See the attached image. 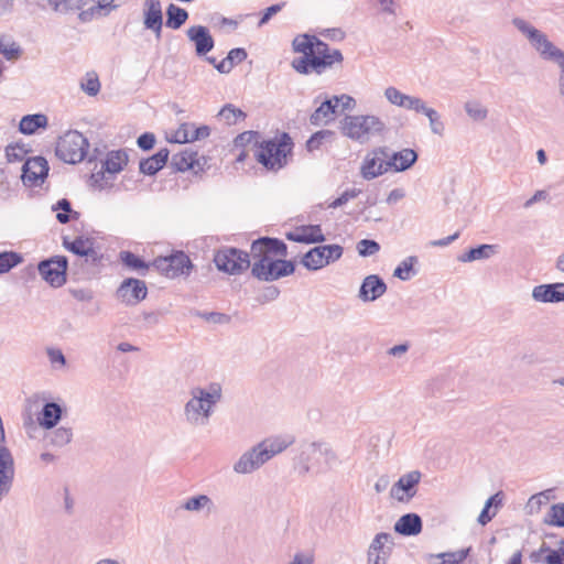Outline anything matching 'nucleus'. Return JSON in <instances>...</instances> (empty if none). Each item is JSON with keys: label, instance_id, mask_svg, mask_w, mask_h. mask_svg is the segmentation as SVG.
<instances>
[{"label": "nucleus", "instance_id": "obj_1", "mask_svg": "<svg viewBox=\"0 0 564 564\" xmlns=\"http://www.w3.org/2000/svg\"><path fill=\"white\" fill-rule=\"evenodd\" d=\"M288 253L286 245L278 239L262 237L251 243V273L260 281H275L295 271L293 261L279 259Z\"/></svg>", "mask_w": 564, "mask_h": 564}, {"label": "nucleus", "instance_id": "obj_2", "mask_svg": "<svg viewBox=\"0 0 564 564\" xmlns=\"http://www.w3.org/2000/svg\"><path fill=\"white\" fill-rule=\"evenodd\" d=\"M293 51L302 56L292 61V67L302 75H322L344 61L341 52L315 35L300 34L292 42Z\"/></svg>", "mask_w": 564, "mask_h": 564}, {"label": "nucleus", "instance_id": "obj_3", "mask_svg": "<svg viewBox=\"0 0 564 564\" xmlns=\"http://www.w3.org/2000/svg\"><path fill=\"white\" fill-rule=\"evenodd\" d=\"M184 404V421L192 427H202L209 423L216 405L221 401L223 389L213 382L207 387H194Z\"/></svg>", "mask_w": 564, "mask_h": 564}, {"label": "nucleus", "instance_id": "obj_4", "mask_svg": "<svg viewBox=\"0 0 564 564\" xmlns=\"http://www.w3.org/2000/svg\"><path fill=\"white\" fill-rule=\"evenodd\" d=\"M339 463L336 452L324 441L306 442L301 445L296 457V468L301 476L321 475L329 471Z\"/></svg>", "mask_w": 564, "mask_h": 564}, {"label": "nucleus", "instance_id": "obj_5", "mask_svg": "<svg viewBox=\"0 0 564 564\" xmlns=\"http://www.w3.org/2000/svg\"><path fill=\"white\" fill-rule=\"evenodd\" d=\"M293 147L290 134L282 132L273 139L261 140L254 149V158L267 170L276 172L288 165Z\"/></svg>", "mask_w": 564, "mask_h": 564}, {"label": "nucleus", "instance_id": "obj_6", "mask_svg": "<svg viewBox=\"0 0 564 564\" xmlns=\"http://www.w3.org/2000/svg\"><path fill=\"white\" fill-rule=\"evenodd\" d=\"M341 133L360 143L368 142L373 135L386 130L384 122L373 115L346 116L340 122Z\"/></svg>", "mask_w": 564, "mask_h": 564}, {"label": "nucleus", "instance_id": "obj_7", "mask_svg": "<svg viewBox=\"0 0 564 564\" xmlns=\"http://www.w3.org/2000/svg\"><path fill=\"white\" fill-rule=\"evenodd\" d=\"M88 145V140L80 132L69 130L59 137L55 153L63 162L76 164L85 159Z\"/></svg>", "mask_w": 564, "mask_h": 564}, {"label": "nucleus", "instance_id": "obj_8", "mask_svg": "<svg viewBox=\"0 0 564 564\" xmlns=\"http://www.w3.org/2000/svg\"><path fill=\"white\" fill-rule=\"evenodd\" d=\"M251 252L236 249L223 248L214 257V262L219 271L229 274H239L251 265Z\"/></svg>", "mask_w": 564, "mask_h": 564}, {"label": "nucleus", "instance_id": "obj_9", "mask_svg": "<svg viewBox=\"0 0 564 564\" xmlns=\"http://www.w3.org/2000/svg\"><path fill=\"white\" fill-rule=\"evenodd\" d=\"M343 256V247L339 245L318 246L307 251L301 263L311 271L319 270L327 264L337 261Z\"/></svg>", "mask_w": 564, "mask_h": 564}, {"label": "nucleus", "instance_id": "obj_10", "mask_svg": "<svg viewBox=\"0 0 564 564\" xmlns=\"http://www.w3.org/2000/svg\"><path fill=\"white\" fill-rule=\"evenodd\" d=\"M152 265L166 278H176L182 274L188 275L192 262L183 251H176L166 257H159L153 260Z\"/></svg>", "mask_w": 564, "mask_h": 564}, {"label": "nucleus", "instance_id": "obj_11", "mask_svg": "<svg viewBox=\"0 0 564 564\" xmlns=\"http://www.w3.org/2000/svg\"><path fill=\"white\" fill-rule=\"evenodd\" d=\"M387 156V147H378L368 152L360 165V175L366 181L377 178L387 172L389 169L384 163Z\"/></svg>", "mask_w": 564, "mask_h": 564}, {"label": "nucleus", "instance_id": "obj_12", "mask_svg": "<svg viewBox=\"0 0 564 564\" xmlns=\"http://www.w3.org/2000/svg\"><path fill=\"white\" fill-rule=\"evenodd\" d=\"M37 269L43 280L54 288L66 282L67 259L63 256L41 261Z\"/></svg>", "mask_w": 564, "mask_h": 564}, {"label": "nucleus", "instance_id": "obj_13", "mask_svg": "<svg viewBox=\"0 0 564 564\" xmlns=\"http://www.w3.org/2000/svg\"><path fill=\"white\" fill-rule=\"evenodd\" d=\"M422 474L419 470H412L402 475L390 489V497L399 502H410L417 492Z\"/></svg>", "mask_w": 564, "mask_h": 564}, {"label": "nucleus", "instance_id": "obj_14", "mask_svg": "<svg viewBox=\"0 0 564 564\" xmlns=\"http://www.w3.org/2000/svg\"><path fill=\"white\" fill-rule=\"evenodd\" d=\"M48 163L42 156L28 159L22 166V182L25 186H41L48 174Z\"/></svg>", "mask_w": 564, "mask_h": 564}, {"label": "nucleus", "instance_id": "obj_15", "mask_svg": "<svg viewBox=\"0 0 564 564\" xmlns=\"http://www.w3.org/2000/svg\"><path fill=\"white\" fill-rule=\"evenodd\" d=\"M128 163V154L123 150L110 151L106 160L102 163L104 171L93 174V180L95 184L100 188L105 189L108 186V178L106 177V172L108 174H117L123 170V167Z\"/></svg>", "mask_w": 564, "mask_h": 564}, {"label": "nucleus", "instance_id": "obj_16", "mask_svg": "<svg viewBox=\"0 0 564 564\" xmlns=\"http://www.w3.org/2000/svg\"><path fill=\"white\" fill-rule=\"evenodd\" d=\"M393 545V538L390 533L380 532L376 534L367 552V563L388 564Z\"/></svg>", "mask_w": 564, "mask_h": 564}, {"label": "nucleus", "instance_id": "obj_17", "mask_svg": "<svg viewBox=\"0 0 564 564\" xmlns=\"http://www.w3.org/2000/svg\"><path fill=\"white\" fill-rule=\"evenodd\" d=\"M267 462L258 444L243 452L232 465L238 475H249L259 470Z\"/></svg>", "mask_w": 564, "mask_h": 564}, {"label": "nucleus", "instance_id": "obj_18", "mask_svg": "<svg viewBox=\"0 0 564 564\" xmlns=\"http://www.w3.org/2000/svg\"><path fill=\"white\" fill-rule=\"evenodd\" d=\"M148 289L142 280L129 278L117 290V297L127 305H135L145 299Z\"/></svg>", "mask_w": 564, "mask_h": 564}, {"label": "nucleus", "instance_id": "obj_19", "mask_svg": "<svg viewBox=\"0 0 564 564\" xmlns=\"http://www.w3.org/2000/svg\"><path fill=\"white\" fill-rule=\"evenodd\" d=\"M387 163L389 171L403 172L409 170L417 161V153L413 149H402L393 152L387 147Z\"/></svg>", "mask_w": 564, "mask_h": 564}, {"label": "nucleus", "instance_id": "obj_20", "mask_svg": "<svg viewBox=\"0 0 564 564\" xmlns=\"http://www.w3.org/2000/svg\"><path fill=\"white\" fill-rule=\"evenodd\" d=\"M14 477V463L10 451L0 446V501L11 489Z\"/></svg>", "mask_w": 564, "mask_h": 564}, {"label": "nucleus", "instance_id": "obj_21", "mask_svg": "<svg viewBox=\"0 0 564 564\" xmlns=\"http://www.w3.org/2000/svg\"><path fill=\"white\" fill-rule=\"evenodd\" d=\"M512 25L527 39L531 47L538 52L539 48L546 42L549 36L536 29L533 24L523 18L516 17L512 19Z\"/></svg>", "mask_w": 564, "mask_h": 564}, {"label": "nucleus", "instance_id": "obj_22", "mask_svg": "<svg viewBox=\"0 0 564 564\" xmlns=\"http://www.w3.org/2000/svg\"><path fill=\"white\" fill-rule=\"evenodd\" d=\"M512 25L527 39L531 47L538 52L539 48L546 42L549 36L536 29L533 24L523 18L516 17L512 19Z\"/></svg>", "mask_w": 564, "mask_h": 564}, {"label": "nucleus", "instance_id": "obj_23", "mask_svg": "<svg viewBox=\"0 0 564 564\" xmlns=\"http://www.w3.org/2000/svg\"><path fill=\"white\" fill-rule=\"evenodd\" d=\"M387 292V284L377 274L367 275L360 285L358 297L362 302H373Z\"/></svg>", "mask_w": 564, "mask_h": 564}, {"label": "nucleus", "instance_id": "obj_24", "mask_svg": "<svg viewBox=\"0 0 564 564\" xmlns=\"http://www.w3.org/2000/svg\"><path fill=\"white\" fill-rule=\"evenodd\" d=\"M532 299L538 303L564 302V282L534 286L532 290Z\"/></svg>", "mask_w": 564, "mask_h": 564}, {"label": "nucleus", "instance_id": "obj_25", "mask_svg": "<svg viewBox=\"0 0 564 564\" xmlns=\"http://www.w3.org/2000/svg\"><path fill=\"white\" fill-rule=\"evenodd\" d=\"M186 35L195 45V52L198 56L206 55L214 48L215 42L209 30L203 25L191 26L186 31Z\"/></svg>", "mask_w": 564, "mask_h": 564}, {"label": "nucleus", "instance_id": "obj_26", "mask_svg": "<svg viewBox=\"0 0 564 564\" xmlns=\"http://www.w3.org/2000/svg\"><path fill=\"white\" fill-rule=\"evenodd\" d=\"M94 245V239L88 237L79 236L74 240H69L68 237L63 238V247L76 256L85 257L86 261L91 260L95 262L97 260V252Z\"/></svg>", "mask_w": 564, "mask_h": 564}, {"label": "nucleus", "instance_id": "obj_27", "mask_svg": "<svg viewBox=\"0 0 564 564\" xmlns=\"http://www.w3.org/2000/svg\"><path fill=\"white\" fill-rule=\"evenodd\" d=\"M289 240L302 243L323 242L325 237L319 225L302 226L286 235Z\"/></svg>", "mask_w": 564, "mask_h": 564}, {"label": "nucleus", "instance_id": "obj_28", "mask_svg": "<svg viewBox=\"0 0 564 564\" xmlns=\"http://www.w3.org/2000/svg\"><path fill=\"white\" fill-rule=\"evenodd\" d=\"M394 531L404 536L416 535L422 531V519L416 513H406L399 518Z\"/></svg>", "mask_w": 564, "mask_h": 564}, {"label": "nucleus", "instance_id": "obj_29", "mask_svg": "<svg viewBox=\"0 0 564 564\" xmlns=\"http://www.w3.org/2000/svg\"><path fill=\"white\" fill-rule=\"evenodd\" d=\"M293 443L292 438H285L281 436H274L265 438L258 443L261 452L264 455L267 462L272 459L275 455L285 451Z\"/></svg>", "mask_w": 564, "mask_h": 564}, {"label": "nucleus", "instance_id": "obj_30", "mask_svg": "<svg viewBox=\"0 0 564 564\" xmlns=\"http://www.w3.org/2000/svg\"><path fill=\"white\" fill-rule=\"evenodd\" d=\"M162 7L160 0H145V28L160 33L162 29Z\"/></svg>", "mask_w": 564, "mask_h": 564}, {"label": "nucleus", "instance_id": "obj_31", "mask_svg": "<svg viewBox=\"0 0 564 564\" xmlns=\"http://www.w3.org/2000/svg\"><path fill=\"white\" fill-rule=\"evenodd\" d=\"M169 150L166 148L161 149L154 155L141 160L139 164L140 172L145 175L156 174L166 163L169 159Z\"/></svg>", "mask_w": 564, "mask_h": 564}, {"label": "nucleus", "instance_id": "obj_32", "mask_svg": "<svg viewBox=\"0 0 564 564\" xmlns=\"http://www.w3.org/2000/svg\"><path fill=\"white\" fill-rule=\"evenodd\" d=\"M181 508L189 512L206 511L207 513H212L215 511V503L210 497L202 494L184 500Z\"/></svg>", "mask_w": 564, "mask_h": 564}, {"label": "nucleus", "instance_id": "obj_33", "mask_svg": "<svg viewBox=\"0 0 564 564\" xmlns=\"http://www.w3.org/2000/svg\"><path fill=\"white\" fill-rule=\"evenodd\" d=\"M339 106L338 96H334L332 99L325 100L322 105L312 113L311 122L318 124L322 122H328L333 119L336 109Z\"/></svg>", "mask_w": 564, "mask_h": 564}, {"label": "nucleus", "instance_id": "obj_34", "mask_svg": "<svg viewBox=\"0 0 564 564\" xmlns=\"http://www.w3.org/2000/svg\"><path fill=\"white\" fill-rule=\"evenodd\" d=\"M62 416V408L55 402H47L44 404L41 415L39 416V423L44 429H53Z\"/></svg>", "mask_w": 564, "mask_h": 564}, {"label": "nucleus", "instance_id": "obj_35", "mask_svg": "<svg viewBox=\"0 0 564 564\" xmlns=\"http://www.w3.org/2000/svg\"><path fill=\"white\" fill-rule=\"evenodd\" d=\"M503 501V494L501 491L496 492L492 495L485 503L477 521L481 525H486L488 522L492 520L494 517H496L499 508L502 506Z\"/></svg>", "mask_w": 564, "mask_h": 564}, {"label": "nucleus", "instance_id": "obj_36", "mask_svg": "<svg viewBox=\"0 0 564 564\" xmlns=\"http://www.w3.org/2000/svg\"><path fill=\"white\" fill-rule=\"evenodd\" d=\"M172 165L180 172L194 170L196 165H199L198 153L189 149H185L172 156Z\"/></svg>", "mask_w": 564, "mask_h": 564}, {"label": "nucleus", "instance_id": "obj_37", "mask_svg": "<svg viewBox=\"0 0 564 564\" xmlns=\"http://www.w3.org/2000/svg\"><path fill=\"white\" fill-rule=\"evenodd\" d=\"M46 126L47 117L43 113H35L24 116L20 121L19 129L24 134H33L37 129Z\"/></svg>", "mask_w": 564, "mask_h": 564}, {"label": "nucleus", "instance_id": "obj_38", "mask_svg": "<svg viewBox=\"0 0 564 564\" xmlns=\"http://www.w3.org/2000/svg\"><path fill=\"white\" fill-rule=\"evenodd\" d=\"M496 253L495 245H480L476 248H471L469 251L458 257L460 262H471L475 260L489 259Z\"/></svg>", "mask_w": 564, "mask_h": 564}, {"label": "nucleus", "instance_id": "obj_39", "mask_svg": "<svg viewBox=\"0 0 564 564\" xmlns=\"http://www.w3.org/2000/svg\"><path fill=\"white\" fill-rule=\"evenodd\" d=\"M539 56L546 62H552L557 65L564 63V51L558 48L550 39L536 52Z\"/></svg>", "mask_w": 564, "mask_h": 564}, {"label": "nucleus", "instance_id": "obj_40", "mask_svg": "<svg viewBox=\"0 0 564 564\" xmlns=\"http://www.w3.org/2000/svg\"><path fill=\"white\" fill-rule=\"evenodd\" d=\"M417 263V258L415 256L406 257L402 260L398 267L393 271V275L401 281H409L414 275H416L417 271L414 269V265Z\"/></svg>", "mask_w": 564, "mask_h": 564}, {"label": "nucleus", "instance_id": "obj_41", "mask_svg": "<svg viewBox=\"0 0 564 564\" xmlns=\"http://www.w3.org/2000/svg\"><path fill=\"white\" fill-rule=\"evenodd\" d=\"M166 26L173 30L180 29L188 18V13L185 9L170 4L166 10Z\"/></svg>", "mask_w": 564, "mask_h": 564}, {"label": "nucleus", "instance_id": "obj_42", "mask_svg": "<svg viewBox=\"0 0 564 564\" xmlns=\"http://www.w3.org/2000/svg\"><path fill=\"white\" fill-rule=\"evenodd\" d=\"M119 259L124 267H127L128 269H130L132 271L144 272L150 267L143 259L135 256L131 251H127V250L121 251L119 253Z\"/></svg>", "mask_w": 564, "mask_h": 564}, {"label": "nucleus", "instance_id": "obj_43", "mask_svg": "<svg viewBox=\"0 0 564 564\" xmlns=\"http://www.w3.org/2000/svg\"><path fill=\"white\" fill-rule=\"evenodd\" d=\"M52 209L57 210L56 219L61 224H67L70 218L77 219L79 217V213L72 209L70 203L66 198L59 199L52 206Z\"/></svg>", "mask_w": 564, "mask_h": 564}, {"label": "nucleus", "instance_id": "obj_44", "mask_svg": "<svg viewBox=\"0 0 564 564\" xmlns=\"http://www.w3.org/2000/svg\"><path fill=\"white\" fill-rule=\"evenodd\" d=\"M467 116L474 121H484L488 116V109L478 100H468L464 105Z\"/></svg>", "mask_w": 564, "mask_h": 564}, {"label": "nucleus", "instance_id": "obj_45", "mask_svg": "<svg viewBox=\"0 0 564 564\" xmlns=\"http://www.w3.org/2000/svg\"><path fill=\"white\" fill-rule=\"evenodd\" d=\"M544 523L552 527L564 528V502L551 506L545 516Z\"/></svg>", "mask_w": 564, "mask_h": 564}, {"label": "nucleus", "instance_id": "obj_46", "mask_svg": "<svg viewBox=\"0 0 564 564\" xmlns=\"http://www.w3.org/2000/svg\"><path fill=\"white\" fill-rule=\"evenodd\" d=\"M426 116L430 123L431 131L436 135H443L445 131L444 122L441 120V115L434 109L426 105L425 110L421 112Z\"/></svg>", "mask_w": 564, "mask_h": 564}, {"label": "nucleus", "instance_id": "obj_47", "mask_svg": "<svg viewBox=\"0 0 564 564\" xmlns=\"http://www.w3.org/2000/svg\"><path fill=\"white\" fill-rule=\"evenodd\" d=\"M73 431L70 427L61 426L54 430L50 436L51 444L56 447H63L70 443Z\"/></svg>", "mask_w": 564, "mask_h": 564}, {"label": "nucleus", "instance_id": "obj_48", "mask_svg": "<svg viewBox=\"0 0 564 564\" xmlns=\"http://www.w3.org/2000/svg\"><path fill=\"white\" fill-rule=\"evenodd\" d=\"M22 261V257L13 251L0 252V274L9 272Z\"/></svg>", "mask_w": 564, "mask_h": 564}, {"label": "nucleus", "instance_id": "obj_49", "mask_svg": "<svg viewBox=\"0 0 564 564\" xmlns=\"http://www.w3.org/2000/svg\"><path fill=\"white\" fill-rule=\"evenodd\" d=\"M80 88L88 96H96L100 90V82L96 73H87L80 83Z\"/></svg>", "mask_w": 564, "mask_h": 564}, {"label": "nucleus", "instance_id": "obj_50", "mask_svg": "<svg viewBox=\"0 0 564 564\" xmlns=\"http://www.w3.org/2000/svg\"><path fill=\"white\" fill-rule=\"evenodd\" d=\"M218 116L226 121L227 124H235L239 119L245 118L242 110L235 108L232 105H226L221 108Z\"/></svg>", "mask_w": 564, "mask_h": 564}, {"label": "nucleus", "instance_id": "obj_51", "mask_svg": "<svg viewBox=\"0 0 564 564\" xmlns=\"http://www.w3.org/2000/svg\"><path fill=\"white\" fill-rule=\"evenodd\" d=\"M193 123H182L172 135L171 141L176 143L193 142Z\"/></svg>", "mask_w": 564, "mask_h": 564}, {"label": "nucleus", "instance_id": "obj_52", "mask_svg": "<svg viewBox=\"0 0 564 564\" xmlns=\"http://www.w3.org/2000/svg\"><path fill=\"white\" fill-rule=\"evenodd\" d=\"M380 245L371 239H362L357 243V251L361 257H370L379 252Z\"/></svg>", "mask_w": 564, "mask_h": 564}, {"label": "nucleus", "instance_id": "obj_53", "mask_svg": "<svg viewBox=\"0 0 564 564\" xmlns=\"http://www.w3.org/2000/svg\"><path fill=\"white\" fill-rule=\"evenodd\" d=\"M406 94H403L398 88L390 86L384 90V97L393 106L403 108L406 99Z\"/></svg>", "mask_w": 564, "mask_h": 564}, {"label": "nucleus", "instance_id": "obj_54", "mask_svg": "<svg viewBox=\"0 0 564 564\" xmlns=\"http://www.w3.org/2000/svg\"><path fill=\"white\" fill-rule=\"evenodd\" d=\"M55 10L66 12L69 10H79L87 4V0H52Z\"/></svg>", "mask_w": 564, "mask_h": 564}, {"label": "nucleus", "instance_id": "obj_55", "mask_svg": "<svg viewBox=\"0 0 564 564\" xmlns=\"http://www.w3.org/2000/svg\"><path fill=\"white\" fill-rule=\"evenodd\" d=\"M196 316L205 319L206 322H210L214 324H228L230 322V316L219 312H199L195 313Z\"/></svg>", "mask_w": 564, "mask_h": 564}, {"label": "nucleus", "instance_id": "obj_56", "mask_svg": "<svg viewBox=\"0 0 564 564\" xmlns=\"http://www.w3.org/2000/svg\"><path fill=\"white\" fill-rule=\"evenodd\" d=\"M361 194L360 188H349L346 189L338 198L334 199L332 203H329V208H338L343 205H345L348 200L356 198Z\"/></svg>", "mask_w": 564, "mask_h": 564}, {"label": "nucleus", "instance_id": "obj_57", "mask_svg": "<svg viewBox=\"0 0 564 564\" xmlns=\"http://www.w3.org/2000/svg\"><path fill=\"white\" fill-rule=\"evenodd\" d=\"M46 355L53 367L62 368L66 365V358L59 348L48 347L46 348Z\"/></svg>", "mask_w": 564, "mask_h": 564}, {"label": "nucleus", "instance_id": "obj_58", "mask_svg": "<svg viewBox=\"0 0 564 564\" xmlns=\"http://www.w3.org/2000/svg\"><path fill=\"white\" fill-rule=\"evenodd\" d=\"M425 107L426 102L423 99L416 96L408 95L403 109L421 113L422 111L425 110Z\"/></svg>", "mask_w": 564, "mask_h": 564}, {"label": "nucleus", "instance_id": "obj_59", "mask_svg": "<svg viewBox=\"0 0 564 564\" xmlns=\"http://www.w3.org/2000/svg\"><path fill=\"white\" fill-rule=\"evenodd\" d=\"M25 155V150L20 145H8L6 148V156L9 162H20Z\"/></svg>", "mask_w": 564, "mask_h": 564}, {"label": "nucleus", "instance_id": "obj_60", "mask_svg": "<svg viewBox=\"0 0 564 564\" xmlns=\"http://www.w3.org/2000/svg\"><path fill=\"white\" fill-rule=\"evenodd\" d=\"M260 139H261V135L259 132L246 131L237 137L236 142L240 143V144H243V143L251 144L252 143L254 145V148L257 149V147L261 142Z\"/></svg>", "mask_w": 564, "mask_h": 564}, {"label": "nucleus", "instance_id": "obj_61", "mask_svg": "<svg viewBox=\"0 0 564 564\" xmlns=\"http://www.w3.org/2000/svg\"><path fill=\"white\" fill-rule=\"evenodd\" d=\"M248 54L245 48L237 47L229 51L227 55V59L230 62V65L234 67L237 64L242 63L247 58Z\"/></svg>", "mask_w": 564, "mask_h": 564}, {"label": "nucleus", "instance_id": "obj_62", "mask_svg": "<svg viewBox=\"0 0 564 564\" xmlns=\"http://www.w3.org/2000/svg\"><path fill=\"white\" fill-rule=\"evenodd\" d=\"M551 492H552V490H545V491H541L539 494L531 496L528 505L531 508L535 507L536 509H540V507L542 505L546 503V501L550 499Z\"/></svg>", "mask_w": 564, "mask_h": 564}, {"label": "nucleus", "instance_id": "obj_63", "mask_svg": "<svg viewBox=\"0 0 564 564\" xmlns=\"http://www.w3.org/2000/svg\"><path fill=\"white\" fill-rule=\"evenodd\" d=\"M138 147L142 150H151L155 143V137L151 132H145L141 134L137 140Z\"/></svg>", "mask_w": 564, "mask_h": 564}, {"label": "nucleus", "instance_id": "obj_64", "mask_svg": "<svg viewBox=\"0 0 564 564\" xmlns=\"http://www.w3.org/2000/svg\"><path fill=\"white\" fill-rule=\"evenodd\" d=\"M549 554L545 556L544 562L546 564H564V555L563 552L560 550H550Z\"/></svg>", "mask_w": 564, "mask_h": 564}]
</instances>
